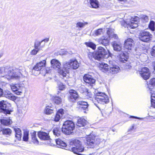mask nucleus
Wrapping results in <instances>:
<instances>
[{"label": "nucleus", "mask_w": 155, "mask_h": 155, "mask_svg": "<svg viewBox=\"0 0 155 155\" xmlns=\"http://www.w3.org/2000/svg\"><path fill=\"white\" fill-rule=\"evenodd\" d=\"M0 71H4L5 75L2 76L8 80L18 79L22 76L26 74L25 69L24 67L20 66L18 68H11L8 66L0 68Z\"/></svg>", "instance_id": "f257e3e1"}, {"label": "nucleus", "mask_w": 155, "mask_h": 155, "mask_svg": "<svg viewBox=\"0 0 155 155\" xmlns=\"http://www.w3.org/2000/svg\"><path fill=\"white\" fill-rule=\"evenodd\" d=\"M79 66V64L76 60L72 59L69 62L65 63L64 64L63 69L60 70L59 71L60 77L61 78L65 77L70 69H76Z\"/></svg>", "instance_id": "f03ea898"}, {"label": "nucleus", "mask_w": 155, "mask_h": 155, "mask_svg": "<svg viewBox=\"0 0 155 155\" xmlns=\"http://www.w3.org/2000/svg\"><path fill=\"white\" fill-rule=\"evenodd\" d=\"M71 146H74L75 147H69L68 150L72 151L74 153L82 155L80 153L84 150V148L81 145V141L78 139H74L71 140L69 143Z\"/></svg>", "instance_id": "7ed1b4c3"}, {"label": "nucleus", "mask_w": 155, "mask_h": 155, "mask_svg": "<svg viewBox=\"0 0 155 155\" xmlns=\"http://www.w3.org/2000/svg\"><path fill=\"white\" fill-rule=\"evenodd\" d=\"M95 59L99 61L102 60L104 58H108L109 56L111 57L112 54L109 51H107L103 47H100L95 51Z\"/></svg>", "instance_id": "20e7f679"}, {"label": "nucleus", "mask_w": 155, "mask_h": 155, "mask_svg": "<svg viewBox=\"0 0 155 155\" xmlns=\"http://www.w3.org/2000/svg\"><path fill=\"white\" fill-rule=\"evenodd\" d=\"M75 128V125L72 121L67 120L63 124L61 130L63 133L66 134H70L73 132Z\"/></svg>", "instance_id": "39448f33"}, {"label": "nucleus", "mask_w": 155, "mask_h": 155, "mask_svg": "<svg viewBox=\"0 0 155 155\" xmlns=\"http://www.w3.org/2000/svg\"><path fill=\"white\" fill-rule=\"evenodd\" d=\"M95 100L98 104H104L109 102V99L108 96L104 93L95 92Z\"/></svg>", "instance_id": "423d86ee"}, {"label": "nucleus", "mask_w": 155, "mask_h": 155, "mask_svg": "<svg viewBox=\"0 0 155 155\" xmlns=\"http://www.w3.org/2000/svg\"><path fill=\"white\" fill-rule=\"evenodd\" d=\"M152 38V35L146 31H141L139 34V39L143 42H148L151 40Z\"/></svg>", "instance_id": "0eeeda50"}, {"label": "nucleus", "mask_w": 155, "mask_h": 155, "mask_svg": "<svg viewBox=\"0 0 155 155\" xmlns=\"http://www.w3.org/2000/svg\"><path fill=\"white\" fill-rule=\"evenodd\" d=\"M10 104L6 101H0V112L6 115L10 114L11 111L9 110Z\"/></svg>", "instance_id": "6e6552de"}, {"label": "nucleus", "mask_w": 155, "mask_h": 155, "mask_svg": "<svg viewBox=\"0 0 155 155\" xmlns=\"http://www.w3.org/2000/svg\"><path fill=\"white\" fill-rule=\"evenodd\" d=\"M134 41L131 38H128L125 40L124 44V49L125 51L130 52L134 48Z\"/></svg>", "instance_id": "1a4fd4ad"}, {"label": "nucleus", "mask_w": 155, "mask_h": 155, "mask_svg": "<svg viewBox=\"0 0 155 155\" xmlns=\"http://www.w3.org/2000/svg\"><path fill=\"white\" fill-rule=\"evenodd\" d=\"M139 20V17L137 16L132 18L129 22H127L126 23L127 27L131 28H135L137 27L138 26V21Z\"/></svg>", "instance_id": "9d476101"}, {"label": "nucleus", "mask_w": 155, "mask_h": 155, "mask_svg": "<svg viewBox=\"0 0 155 155\" xmlns=\"http://www.w3.org/2000/svg\"><path fill=\"white\" fill-rule=\"evenodd\" d=\"M86 139V143L88 147L92 148L94 147L95 142V136L93 134H91L87 136Z\"/></svg>", "instance_id": "9b49d317"}, {"label": "nucleus", "mask_w": 155, "mask_h": 155, "mask_svg": "<svg viewBox=\"0 0 155 155\" xmlns=\"http://www.w3.org/2000/svg\"><path fill=\"white\" fill-rule=\"evenodd\" d=\"M46 64L45 60H43L42 61L37 63L33 67L32 70V72L34 74L35 73V71H40L42 69L45 68Z\"/></svg>", "instance_id": "f8f14e48"}, {"label": "nucleus", "mask_w": 155, "mask_h": 155, "mask_svg": "<svg viewBox=\"0 0 155 155\" xmlns=\"http://www.w3.org/2000/svg\"><path fill=\"white\" fill-rule=\"evenodd\" d=\"M10 87L12 91L18 95H20L22 92L23 86L21 84H12L10 85Z\"/></svg>", "instance_id": "ddd939ff"}, {"label": "nucleus", "mask_w": 155, "mask_h": 155, "mask_svg": "<svg viewBox=\"0 0 155 155\" xmlns=\"http://www.w3.org/2000/svg\"><path fill=\"white\" fill-rule=\"evenodd\" d=\"M109 69L108 73L110 75L117 73L120 70V68L117 65L114 64L112 61L109 62Z\"/></svg>", "instance_id": "4468645a"}, {"label": "nucleus", "mask_w": 155, "mask_h": 155, "mask_svg": "<svg viewBox=\"0 0 155 155\" xmlns=\"http://www.w3.org/2000/svg\"><path fill=\"white\" fill-rule=\"evenodd\" d=\"M141 76L144 80L148 79L150 77V73L148 68L147 67L143 68L140 71Z\"/></svg>", "instance_id": "2eb2a0df"}, {"label": "nucleus", "mask_w": 155, "mask_h": 155, "mask_svg": "<svg viewBox=\"0 0 155 155\" xmlns=\"http://www.w3.org/2000/svg\"><path fill=\"white\" fill-rule=\"evenodd\" d=\"M84 81L92 86L93 84L95 82V80L91 75L89 74H86L83 77Z\"/></svg>", "instance_id": "dca6fc26"}, {"label": "nucleus", "mask_w": 155, "mask_h": 155, "mask_svg": "<svg viewBox=\"0 0 155 155\" xmlns=\"http://www.w3.org/2000/svg\"><path fill=\"white\" fill-rule=\"evenodd\" d=\"M51 63L52 67L53 68L57 69L58 73L60 70H62L63 69V68L62 69L60 68L61 65V63L58 60L56 59H53L51 61Z\"/></svg>", "instance_id": "f3484780"}, {"label": "nucleus", "mask_w": 155, "mask_h": 155, "mask_svg": "<svg viewBox=\"0 0 155 155\" xmlns=\"http://www.w3.org/2000/svg\"><path fill=\"white\" fill-rule=\"evenodd\" d=\"M55 142L58 147L68 150V148L67 146L66 143L60 139H56L55 140Z\"/></svg>", "instance_id": "a211bd4d"}, {"label": "nucleus", "mask_w": 155, "mask_h": 155, "mask_svg": "<svg viewBox=\"0 0 155 155\" xmlns=\"http://www.w3.org/2000/svg\"><path fill=\"white\" fill-rule=\"evenodd\" d=\"M64 114V110L62 109H59L57 112L56 114L55 115L54 120L58 122Z\"/></svg>", "instance_id": "6ab92c4d"}, {"label": "nucleus", "mask_w": 155, "mask_h": 155, "mask_svg": "<svg viewBox=\"0 0 155 155\" xmlns=\"http://www.w3.org/2000/svg\"><path fill=\"white\" fill-rule=\"evenodd\" d=\"M114 51H120L122 49L121 44L119 42L114 41L111 43Z\"/></svg>", "instance_id": "aec40b11"}, {"label": "nucleus", "mask_w": 155, "mask_h": 155, "mask_svg": "<svg viewBox=\"0 0 155 155\" xmlns=\"http://www.w3.org/2000/svg\"><path fill=\"white\" fill-rule=\"evenodd\" d=\"M38 137L43 140H49L50 139L48 134L43 131L39 132L38 133Z\"/></svg>", "instance_id": "412c9836"}, {"label": "nucleus", "mask_w": 155, "mask_h": 155, "mask_svg": "<svg viewBox=\"0 0 155 155\" xmlns=\"http://www.w3.org/2000/svg\"><path fill=\"white\" fill-rule=\"evenodd\" d=\"M70 94V98L72 101H74L77 99L79 97V95L76 91L71 90L69 91Z\"/></svg>", "instance_id": "4be33fe9"}, {"label": "nucleus", "mask_w": 155, "mask_h": 155, "mask_svg": "<svg viewBox=\"0 0 155 155\" xmlns=\"http://www.w3.org/2000/svg\"><path fill=\"white\" fill-rule=\"evenodd\" d=\"M110 41L109 38L103 36L99 38L98 40V42L100 44L104 45L107 46L108 45Z\"/></svg>", "instance_id": "5701e85b"}, {"label": "nucleus", "mask_w": 155, "mask_h": 155, "mask_svg": "<svg viewBox=\"0 0 155 155\" xmlns=\"http://www.w3.org/2000/svg\"><path fill=\"white\" fill-rule=\"evenodd\" d=\"M77 104L78 105H80L79 107L81 110H88V104L86 102L82 101H78Z\"/></svg>", "instance_id": "b1692460"}, {"label": "nucleus", "mask_w": 155, "mask_h": 155, "mask_svg": "<svg viewBox=\"0 0 155 155\" xmlns=\"http://www.w3.org/2000/svg\"><path fill=\"white\" fill-rule=\"evenodd\" d=\"M90 7L94 8H97L99 7V3L97 0H90Z\"/></svg>", "instance_id": "393cba45"}, {"label": "nucleus", "mask_w": 155, "mask_h": 155, "mask_svg": "<svg viewBox=\"0 0 155 155\" xmlns=\"http://www.w3.org/2000/svg\"><path fill=\"white\" fill-rule=\"evenodd\" d=\"M87 121L84 119L83 118H80L78 120L77 126L79 127H84L86 125Z\"/></svg>", "instance_id": "a878e982"}, {"label": "nucleus", "mask_w": 155, "mask_h": 155, "mask_svg": "<svg viewBox=\"0 0 155 155\" xmlns=\"http://www.w3.org/2000/svg\"><path fill=\"white\" fill-rule=\"evenodd\" d=\"M45 43L44 41L41 42L37 41L35 44V47L36 49H39L42 48L44 46Z\"/></svg>", "instance_id": "bb28decb"}, {"label": "nucleus", "mask_w": 155, "mask_h": 155, "mask_svg": "<svg viewBox=\"0 0 155 155\" xmlns=\"http://www.w3.org/2000/svg\"><path fill=\"white\" fill-rule=\"evenodd\" d=\"M99 68L103 71L107 72L108 73V71L109 69V65H108L107 64L102 63L100 64Z\"/></svg>", "instance_id": "cd10ccee"}, {"label": "nucleus", "mask_w": 155, "mask_h": 155, "mask_svg": "<svg viewBox=\"0 0 155 155\" xmlns=\"http://www.w3.org/2000/svg\"><path fill=\"white\" fill-rule=\"evenodd\" d=\"M14 130L15 133V137L18 140H20L22 134L21 130L19 128H15Z\"/></svg>", "instance_id": "c85d7f7f"}, {"label": "nucleus", "mask_w": 155, "mask_h": 155, "mask_svg": "<svg viewBox=\"0 0 155 155\" xmlns=\"http://www.w3.org/2000/svg\"><path fill=\"white\" fill-rule=\"evenodd\" d=\"M0 122L2 124L5 126H8L12 123V121L9 118L1 119Z\"/></svg>", "instance_id": "c756f323"}, {"label": "nucleus", "mask_w": 155, "mask_h": 155, "mask_svg": "<svg viewBox=\"0 0 155 155\" xmlns=\"http://www.w3.org/2000/svg\"><path fill=\"white\" fill-rule=\"evenodd\" d=\"M61 129L59 127H55L54 129L53 132L54 134L56 136L59 137L61 134Z\"/></svg>", "instance_id": "7c9ffc66"}, {"label": "nucleus", "mask_w": 155, "mask_h": 155, "mask_svg": "<svg viewBox=\"0 0 155 155\" xmlns=\"http://www.w3.org/2000/svg\"><path fill=\"white\" fill-rule=\"evenodd\" d=\"M63 96L59 97V96H55L53 99V101L55 103L59 104L61 103L63 101Z\"/></svg>", "instance_id": "2f4dec72"}, {"label": "nucleus", "mask_w": 155, "mask_h": 155, "mask_svg": "<svg viewBox=\"0 0 155 155\" xmlns=\"http://www.w3.org/2000/svg\"><path fill=\"white\" fill-rule=\"evenodd\" d=\"M6 93L7 92H6L4 94V96L5 97L13 101L16 100L15 97L12 94L10 93V92H7V94H6Z\"/></svg>", "instance_id": "473e14b6"}, {"label": "nucleus", "mask_w": 155, "mask_h": 155, "mask_svg": "<svg viewBox=\"0 0 155 155\" xmlns=\"http://www.w3.org/2000/svg\"><path fill=\"white\" fill-rule=\"evenodd\" d=\"M54 111V108L51 106H48L46 107L45 112L47 114H50L53 113Z\"/></svg>", "instance_id": "72a5a7b5"}, {"label": "nucleus", "mask_w": 155, "mask_h": 155, "mask_svg": "<svg viewBox=\"0 0 155 155\" xmlns=\"http://www.w3.org/2000/svg\"><path fill=\"white\" fill-rule=\"evenodd\" d=\"M120 61L123 62H125L127 61L128 58V56L126 55L125 54L121 52V54L120 55Z\"/></svg>", "instance_id": "f704fd0d"}, {"label": "nucleus", "mask_w": 155, "mask_h": 155, "mask_svg": "<svg viewBox=\"0 0 155 155\" xmlns=\"http://www.w3.org/2000/svg\"><path fill=\"white\" fill-rule=\"evenodd\" d=\"M31 137L32 140V142L35 144H38L39 142L38 141L36 137V132H33L31 134Z\"/></svg>", "instance_id": "c9c22d12"}, {"label": "nucleus", "mask_w": 155, "mask_h": 155, "mask_svg": "<svg viewBox=\"0 0 155 155\" xmlns=\"http://www.w3.org/2000/svg\"><path fill=\"white\" fill-rule=\"evenodd\" d=\"M2 133L4 135H10L12 133V130L9 128L3 129L2 130Z\"/></svg>", "instance_id": "e433bc0d"}, {"label": "nucleus", "mask_w": 155, "mask_h": 155, "mask_svg": "<svg viewBox=\"0 0 155 155\" xmlns=\"http://www.w3.org/2000/svg\"><path fill=\"white\" fill-rule=\"evenodd\" d=\"M29 131L24 130L23 133V140L25 141H28V140Z\"/></svg>", "instance_id": "4c0bfd02"}, {"label": "nucleus", "mask_w": 155, "mask_h": 155, "mask_svg": "<svg viewBox=\"0 0 155 155\" xmlns=\"http://www.w3.org/2000/svg\"><path fill=\"white\" fill-rule=\"evenodd\" d=\"M103 33V30L102 28H99L94 31L95 36H98L102 35Z\"/></svg>", "instance_id": "58836bf2"}, {"label": "nucleus", "mask_w": 155, "mask_h": 155, "mask_svg": "<svg viewBox=\"0 0 155 155\" xmlns=\"http://www.w3.org/2000/svg\"><path fill=\"white\" fill-rule=\"evenodd\" d=\"M88 23L86 22H82L79 21L76 24V27L77 28H83Z\"/></svg>", "instance_id": "ea45409f"}, {"label": "nucleus", "mask_w": 155, "mask_h": 155, "mask_svg": "<svg viewBox=\"0 0 155 155\" xmlns=\"http://www.w3.org/2000/svg\"><path fill=\"white\" fill-rule=\"evenodd\" d=\"M96 55L95 52H94L89 51L88 52V57L89 59L92 60L93 58L95 59V56Z\"/></svg>", "instance_id": "a19ab883"}, {"label": "nucleus", "mask_w": 155, "mask_h": 155, "mask_svg": "<svg viewBox=\"0 0 155 155\" xmlns=\"http://www.w3.org/2000/svg\"><path fill=\"white\" fill-rule=\"evenodd\" d=\"M57 84L58 89L61 91L63 90L65 88V86L61 82L58 81L57 82Z\"/></svg>", "instance_id": "79ce46f5"}, {"label": "nucleus", "mask_w": 155, "mask_h": 155, "mask_svg": "<svg viewBox=\"0 0 155 155\" xmlns=\"http://www.w3.org/2000/svg\"><path fill=\"white\" fill-rule=\"evenodd\" d=\"M79 90L81 93L84 94L85 95L86 93H87L88 90L84 86H81L79 88Z\"/></svg>", "instance_id": "37998d69"}, {"label": "nucleus", "mask_w": 155, "mask_h": 155, "mask_svg": "<svg viewBox=\"0 0 155 155\" xmlns=\"http://www.w3.org/2000/svg\"><path fill=\"white\" fill-rule=\"evenodd\" d=\"M150 85H151L153 87L155 86V78H153L150 79L149 84L148 85V87L149 89H151L152 88L149 86Z\"/></svg>", "instance_id": "c03bdc74"}, {"label": "nucleus", "mask_w": 155, "mask_h": 155, "mask_svg": "<svg viewBox=\"0 0 155 155\" xmlns=\"http://www.w3.org/2000/svg\"><path fill=\"white\" fill-rule=\"evenodd\" d=\"M154 25V22L153 21H151L149 25V28L152 31H153L155 30V28Z\"/></svg>", "instance_id": "a18cd8bd"}, {"label": "nucleus", "mask_w": 155, "mask_h": 155, "mask_svg": "<svg viewBox=\"0 0 155 155\" xmlns=\"http://www.w3.org/2000/svg\"><path fill=\"white\" fill-rule=\"evenodd\" d=\"M109 38H110L111 39L113 40H117L118 41V40H119L118 37L117 35L114 34V33L110 35Z\"/></svg>", "instance_id": "49530a36"}, {"label": "nucleus", "mask_w": 155, "mask_h": 155, "mask_svg": "<svg viewBox=\"0 0 155 155\" xmlns=\"http://www.w3.org/2000/svg\"><path fill=\"white\" fill-rule=\"evenodd\" d=\"M85 44L87 46L93 49H94L96 48V45L92 42H86Z\"/></svg>", "instance_id": "de8ad7c7"}, {"label": "nucleus", "mask_w": 155, "mask_h": 155, "mask_svg": "<svg viewBox=\"0 0 155 155\" xmlns=\"http://www.w3.org/2000/svg\"><path fill=\"white\" fill-rule=\"evenodd\" d=\"M143 55H144L145 56V57L147 58V56L146 54H141L140 52H137V54L135 53V57L137 58H141L142 56Z\"/></svg>", "instance_id": "09e8293b"}, {"label": "nucleus", "mask_w": 155, "mask_h": 155, "mask_svg": "<svg viewBox=\"0 0 155 155\" xmlns=\"http://www.w3.org/2000/svg\"><path fill=\"white\" fill-rule=\"evenodd\" d=\"M114 30L111 28L108 29L107 31V34L108 35V37L110 35L114 34Z\"/></svg>", "instance_id": "8fccbe9b"}, {"label": "nucleus", "mask_w": 155, "mask_h": 155, "mask_svg": "<svg viewBox=\"0 0 155 155\" xmlns=\"http://www.w3.org/2000/svg\"><path fill=\"white\" fill-rule=\"evenodd\" d=\"M102 140V139H100L99 138H96L95 139V146L96 145L99 144H100V143L101 142Z\"/></svg>", "instance_id": "3c124183"}, {"label": "nucleus", "mask_w": 155, "mask_h": 155, "mask_svg": "<svg viewBox=\"0 0 155 155\" xmlns=\"http://www.w3.org/2000/svg\"><path fill=\"white\" fill-rule=\"evenodd\" d=\"M150 53L152 56L155 57V45L151 49Z\"/></svg>", "instance_id": "603ef678"}, {"label": "nucleus", "mask_w": 155, "mask_h": 155, "mask_svg": "<svg viewBox=\"0 0 155 155\" xmlns=\"http://www.w3.org/2000/svg\"><path fill=\"white\" fill-rule=\"evenodd\" d=\"M39 51V49H36L35 48V49H33L31 51V54L32 55H35L37 54Z\"/></svg>", "instance_id": "864d4df0"}, {"label": "nucleus", "mask_w": 155, "mask_h": 155, "mask_svg": "<svg viewBox=\"0 0 155 155\" xmlns=\"http://www.w3.org/2000/svg\"><path fill=\"white\" fill-rule=\"evenodd\" d=\"M85 95L90 98H91L93 96L92 94L90 91H89L88 90L87 93H86Z\"/></svg>", "instance_id": "5fc2aeb1"}, {"label": "nucleus", "mask_w": 155, "mask_h": 155, "mask_svg": "<svg viewBox=\"0 0 155 155\" xmlns=\"http://www.w3.org/2000/svg\"><path fill=\"white\" fill-rule=\"evenodd\" d=\"M151 67L154 69L155 73V60L152 61Z\"/></svg>", "instance_id": "6e6d98bb"}, {"label": "nucleus", "mask_w": 155, "mask_h": 155, "mask_svg": "<svg viewBox=\"0 0 155 155\" xmlns=\"http://www.w3.org/2000/svg\"><path fill=\"white\" fill-rule=\"evenodd\" d=\"M143 19L145 21V22H147L149 20L148 17L145 15H144L142 17Z\"/></svg>", "instance_id": "4d7b16f0"}, {"label": "nucleus", "mask_w": 155, "mask_h": 155, "mask_svg": "<svg viewBox=\"0 0 155 155\" xmlns=\"http://www.w3.org/2000/svg\"><path fill=\"white\" fill-rule=\"evenodd\" d=\"M155 101V98H153V94L151 95V103L153 102H154Z\"/></svg>", "instance_id": "13d9d810"}, {"label": "nucleus", "mask_w": 155, "mask_h": 155, "mask_svg": "<svg viewBox=\"0 0 155 155\" xmlns=\"http://www.w3.org/2000/svg\"><path fill=\"white\" fill-rule=\"evenodd\" d=\"M3 94V90L0 88V97L2 96Z\"/></svg>", "instance_id": "bf43d9fd"}, {"label": "nucleus", "mask_w": 155, "mask_h": 155, "mask_svg": "<svg viewBox=\"0 0 155 155\" xmlns=\"http://www.w3.org/2000/svg\"><path fill=\"white\" fill-rule=\"evenodd\" d=\"M151 104L152 106L154 108H155V101L153 102L152 103H151Z\"/></svg>", "instance_id": "052dcab7"}, {"label": "nucleus", "mask_w": 155, "mask_h": 155, "mask_svg": "<svg viewBox=\"0 0 155 155\" xmlns=\"http://www.w3.org/2000/svg\"><path fill=\"white\" fill-rule=\"evenodd\" d=\"M0 74H4V75H5V74L4 72V71H0Z\"/></svg>", "instance_id": "680f3d73"}, {"label": "nucleus", "mask_w": 155, "mask_h": 155, "mask_svg": "<svg viewBox=\"0 0 155 155\" xmlns=\"http://www.w3.org/2000/svg\"><path fill=\"white\" fill-rule=\"evenodd\" d=\"M131 117H132L133 118H136V119H141L139 117H134V116H131Z\"/></svg>", "instance_id": "e2e57ef3"}, {"label": "nucleus", "mask_w": 155, "mask_h": 155, "mask_svg": "<svg viewBox=\"0 0 155 155\" xmlns=\"http://www.w3.org/2000/svg\"><path fill=\"white\" fill-rule=\"evenodd\" d=\"M134 126H133L131 127L129 130V131L130 130H132L134 128Z\"/></svg>", "instance_id": "0e129e2a"}, {"label": "nucleus", "mask_w": 155, "mask_h": 155, "mask_svg": "<svg viewBox=\"0 0 155 155\" xmlns=\"http://www.w3.org/2000/svg\"><path fill=\"white\" fill-rule=\"evenodd\" d=\"M2 127L1 125L0 124V132L2 131Z\"/></svg>", "instance_id": "69168bd1"}, {"label": "nucleus", "mask_w": 155, "mask_h": 155, "mask_svg": "<svg viewBox=\"0 0 155 155\" xmlns=\"http://www.w3.org/2000/svg\"><path fill=\"white\" fill-rule=\"evenodd\" d=\"M94 104H95V105L98 107V108L99 109H100V108H99V107L97 105V104H96L95 103H94Z\"/></svg>", "instance_id": "338daca9"}, {"label": "nucleus", "mask_w": 155, "mask_h": 155, "mask_svg": "<svg viewBox=\"0 0 155 155\" xmlns=\"http://www.w3.org/2000/svg\"><path fill=\"white\" fill-rule=\"evenodd\" d=\"M153 98H155V97H154V96H153Z\"/></svg>", "instance_id": "774afa93"}]
</instances>
